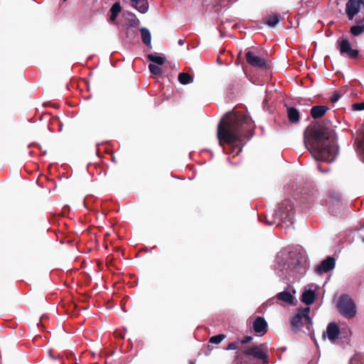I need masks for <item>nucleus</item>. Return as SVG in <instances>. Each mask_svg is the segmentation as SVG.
Returning <instances> with one entry per match:
<instances>
[{
    "label": "nucleus",
    "instance_id": "obj_1",
    "mask_svg": "<svg viewBox=\"0 0 364 364\" xmlns=\"http://www.w3.org/2000/svg\"><path fill=\"white\" fill-rule=\"evenodd\" d=\"M255 124L251 117L242 112L226 113L218 125L217 137L219 144L242 145L245 139L254 133Z\"/></svg>",
    "mask_w": 364,
    "mask_h": 364
},
{
    "label": "nucleus",
    "instance_id": "obj_2",
    "mask_svg": "<svg viewBox=\"0 0 364 364\" xmlns=\"http://www.w3.org/2000/svg\"><path fill=\"white\" fill-rule=\"evenodd\" d=\"M330 124V120L325 119L323 124L312 128L309 135H304L305 146L316 160L332 162L336 159L338 148Z\"/></svg>",
    "mask_w": 364,
    "mask_h": 364
},
{
    "label": "nucleus",
    "instance_id": "obj_3",
    "mask_svg": "<svg viewBox=\"0 0 364 364\" xmlns=\"http://www.w3.org/2000/svg\"><path fill=\"white\" fill-rule=\"evenodd\" d=\"M235 364H268L269 354L266 343L244 346L237 352Z\"/></svg>",
    "mask_w": 364,
    "mask_h": 364
},
{
    "label": "nucleus",
    "instance_id": "obj_4",
    "mask_svg": "<svg viewBox=\"0 0 364 364\" xmlns=\"http://www.w3.org/2000/svg\"><path fill=\"white\" fill-rule=\"evenodd\" d=\"M337 309L346 318L350 319L355 316L357 308L353 299L348 294H342L338 301Z\"/></svg>",
    "mask_w": 364,
    "mask_h": 364
},
{
    "label": "nucleus",
    "instance_id": "obj_5",
    "mask_svg": "<svg viewBox=\"0 0 364 364\" xmlns=\"http://www.w3.org/2000/svg\"><path fill=\"white\" fill-rule=\"evenodd\" d=\"M310 309L309 307L304 308L299 311L291 319V326L294 331L300 330L303 325L310 331L311 326V320L309 316Z\"/></svg>",
    "mask_w": 364,
    "mask_h": 364
},
{
    "label": "nucleus",
    "instance_id": "obj_6",
    "mask_svg": "<svg viewBox=\"0 0 364 364\" xmlns=\"http://www.w3.org/2000/svg\"><path fill=\"white\" fill-rule=\"evenodd\" d=\"M293 205L290 200L284 201L275 211V218L278 222L292 223Z\"/></svg>",
    "mask_w": 364,
    "mask_h": 364
},
{
    "label": "nucleus",
    "instance_id": "obj_7",
    "mask_svg": "<svg viewBox=\"0 0 364 364\" xmlns=\"http://www.w3.org/2000/svg\"><path fill=\"white\" fill-rule=\"evenodd\" d=\"M337 43L339 46V52L341 55L350 59L358 58L359 50L352 48L351 44L348 39L344 38L341 41H338Z\"/></svg>",
    "mask_w": 364,
    "mask_h": 364
},
{
    "label": "nucleus",
    "instance_id": "obj_8",
    "mask_svg": "<svg viewBox=\"0 0 364 364\" xmlns=\"http://www.w3.org/2000/svg\"><path fill=\"white\" fill-rule=\"evenodd\" d=\"M245 58L247 63L252 67L257 68H267V67L266 60L256 55L252 51L246 52Z\"/></svg>",
    "mask_w": 364,
    "mask_h": 364
},
{
    "label": "nucleus",
    "instance_id": "obj_9",
    "mask_svg": "<svg viewBox=\"0 0 364 364\" xmlns=\"http://www.w3.org/2000/svg\"><path fill=\"white\" fill-rule=\"evenodd\" d=\"M336 264L335 259L333 257H328L323 260L315 269V272L318 274L326 273L334 269Z\"/></svg>",
    "mask_w": 364,
    "mask_h": 364
},
{
    "label": "nucleus",
    "instance_id": "obj_10",
    "mask_svg": "<svg viewBox=\"0 0 364 364\" xmlns=\"http://www.w3.org/2000/svg\"><path fill=\"white\" fill-rule=\"evenodd\" d=\"M360 9L358 0H348L346 4V13L349 21H352Z\"/></svg>",
    "mask_w": 364,
    "mask_h": 364
},
{
    "label": "nucleus",
    "instance_id": "obj_11",
    "mask_svg": "<svg viewBox=\"0 0 364 364\" xmlns=\"http://www.w3.org/2000/svg\"><path fill=\"white\" fill-rule=\"evenodd\" d=\"M252 328L255 333L262 336L267 331V323L264 318L257 316L253 322Z\"/></svg>",
    "mask_w": 364,
    "mask_h": 364
},
{
    "label": "nucleus",
    "instance_id": "obj_12",
    "mask_svg": "<svg viewBox=\"0 0 364 364\" xmlns=\"http://www.w3.org/2000/svg\"><path fill=\"white\" fill-rule=\"evenodd\" d=\"M326 333L328 339L331 341L338 338L340 333V328L337 323H330L326 328Z\"/></svg>",
    "mask_w": 364,
    "mask_h": 364
},
{
    "label": "nucleus",
    "instance_id": "obj_13",
    "mask_svg": "<svg viewBox=\"0 0 364 364\" xmlns=\"http://www.w3.org/2000/svg\"><path fill=\"white\" fill-rule=\"evenodd\" d=\"M328 110L329 107L326 105H316L312 107L310 113L311 117L316 119L322 117Z\"/></svg>",
    "mask_w": 364,
    "mask_h": 364
},
{
    "label": "nucleus",
    "instance_id": "obj_14",
    "mask_svg": "<svg viewBox=\"0 0 364 364\" xmlns=\"http://www.w3.org/2000/svg\"><path fill=\"white\" fill-rule=\"evenodd\" d=\"M132 6L141 14H145L149 10L147 0H130Z\"/></svg>",
    "mask_w": 364,
    "mask_h": 364
},
{
    "label": "nucleus",
    "instance_id": "obj_15",
    "mask_svg": "<svg viewBox=\"0 0 364 364\" xmlns=\"http://www.w3.org/2000/svg\"><path fill=\"white\" fill-rule=\"evenodd\" d=\"M315 300V292L313 290H306L302 293L301 301L306 305H311Z\"/></svg>",
    "mask_w": 364,
    "mask_h": 364
},
{
    "label": "nucleus",
    "instance_id": "obj_16",
    "mask_svg": "<svg viewBox=\"0 0 364 364\" xmlns=\"http://www.w3.org/2000/svg\"><path fill=\"white\" fill-rule=\"evenodd\" d=\"M276 297L277 298L278 300L284 301L290 304H293L294 301V297L289 291H284L278 293Z\"/></svg>",
    "mask_w": 364,
    "mask_h": 364
},
{
    "label": "nucleus",
    "instance_id": "obj_17",
    "mask_svg": "<svg viewBox=\"0 0 364 364\" xmlns=\"http://www.w3.org/2000/svg\"><path fill=\"white\" fill-rule=\"evenodd\" d=\"M140 32H141V37L142 42L146 46L151 48V33L149 31V29L143 27V28H141Z\"/></svg>",
    "mask_w": 364,
    "mask_h": 364
},
{
    "label": "nucleus",
    "instance_id": "obj_18",
    "mask_svg": "<svg viewBox=\"0 0 364 364\" xmlns=\"http://www.w3.org/2000/svg\"><path fill=\"white\" fill-rule=\"evenodd\" d=\"M287 114L289 120L292 123L298 122L299 120V112L294 107H289L287 109Z\"/></svg>",
    "mask_w": 364,
    "mask_h": 364
},
{
    "label": "nucleus",
    "instance_id": "obj_19",
    "mask_svg": "<svg viewBox=\"0 0 364 364\" xmlns=\"http://www.w3.org/2000/svg\"><path fill=\"white\" fill-rule=\"evenodd\" d=\"M121 10H122V7H121L119 2H116L112 6V7L110 9V12H111L110 21H114L116 20L119 14L121 12Z\"/></svg>",
    "mask_w": 364,
    "mask_h": 364
},
{
    "label": "nucleus",
    "instance_id": "obj_20",
    "mask_svg": "<svg viewBox=\"0 0 364 364\" xmlns=\"http://www.w3.org/2000/svg\"><path fill=\"white\" fill-rule=\"evenodd\" d=\"M178 80L182 85H188L193 82V77L188 73H181L178 76Z\"/></svg>",
    "mask_w": 364,
    "mask_h": 364
},
{
    "label": "nucleus",
    "instance_id": "obj_21",
    "mask_svg": "<svg viewBox=\"0 0 364 364\" xmlns=\"http://www.w3.org/2000/svg\"><path fill=\"white\" fill-rule=\"evenodd\" d=\"M279 20H280L279 14H276L274 16H269L264 18V23L270 27H274V26H276L279 23Z\"/></svg>",
    "mask_w": 364,
    "mask_h": 364
},
{
    "label": "nucleus",
    "instance_id": "obj_22",
    "mask_svg": "<svg viewBox=\"0 0 364 364\" xmlns=\"http://www.w3.org/2000/svg\"><path fill=\"white\" fill-rule=\"evenodd\" d=\"M147 59L157 65H163L166 62V58L162 56H157L155 54L150 53L147 55Z\"/></svg>",
    "mask_w": 364,
    "mask_h": 364
},
{
    "label": "nucleus",
    "instance_id": "obj_23",
    "mask_svg": "<svg viewBox=\"0 0 364 364\" xmlns=\"http://www.w3.org/2000/svg\"><path fill=\"white\" fill-rule=\"evenodd\" d=\"M350 33L353 36H359L364 33V26L354 25L350 27Z\"/></svg>",
    "mask_w": 364,
    "mask_h": 364
},
{
    "label": "nucleus",
    "instance_id": "obj_24",
    "mask_svg": "<svg viewBox=\"0 0 364 364\" xmlns=\"http://www.w3.org/2000/svg\"><path fill=\"white\" fill-rule=\"evenodd\" d=\"M225 337L226 336L225 334H218L216 336H213L210 338L209 343L213 344H219L225 338Z\"/></svg>",
    "mask_w": 364,
    "mask_h": 364
},
{
    "label": "nucleus",
    "instance_id": "obj_25",
    "mask_svg": "<svg viewBox=\"0 0 364 364\" xmlns=\"http://www.w3.org/2000/svg\"><path fill=\"white\" fill-rule=\"evenodd\" d=\"M149 69L151 74H154L156 75H161L162 74L161 69L156 65L149 64Z\"/></svg>",
    "mask_w": 364,
    "mask_h": 364
},
{
    "label": "nucleus",
    "instance_id": "obj_26",
    "mask_svg": "<svg viewBox=\"0 0 364 364\" xmlns=\"http://www.w3.org/2000/svg\"><path fill=\"white\" fill-rule=\"evenodd\" d=\"M259 220L260 221H264L267 224H268L269 225H279V222L277 221L276 218H274L272 220H267L266 216L260 215V216H259Z\"/></svg>",
    "mask_w": 364,
    "mask_h": 364
},
{
    "label": "nucleus",
    "instance_id": "obj_27",
    "mask_svg": "<svg viewBox=\"0 0 364 364\" xmlns=\"http://www.w3.org/2000/svg\"><path fill=\"white\" fill-rule=\"evenodd\" d=\"M353 111H362L364 110V101L362 102L354 103L351 105Z\"/></svg>",
    "mask_w": 364,
    "mask_h": 364
},
{
    "label": "nucleus",
    "instance_id": "obj_28",
    "mask_svg": "<svg viewBox=\"0 0 364 364\" xmlns=\"http://www.w3.org/2000/svg\"><path fill=\"white\" fill-rule=\"evenodd\" d=\"M240 344V343L239 341L230 343L225 348V350H236L239 348Z\"/></svg>",
    "mask_w": 364,
    "mask_h": 364
},
{
    "label": "nucleus",
    "instance_id": "obj_29",
    "mask_svg": "<svg viewBox=\"0 0 364 364\" xmlns=\"http://www.w3.org/2000/svg\"><path fill=\"white\" fill-rule=\"evenodd\" d=\"M341 96L342 95L340 91H335L330 100L333 103H335L341 97Z\"/></svg>",
    "mask_w": 364,
    "mask_h": 364
},
{
    "label": "nucleus",
    "instance_id": "obj_30",
    "mask_svg": "<svg viewBox=\"0 0 364 364\" xmlns=\"http://www.w3.org/2000/svg\"><path fill=\"white\" fill-rule=\"evenodd\" d=\"M253 338L250 336H245L240 341V344H246V343H248L250 342H251L252 341Z\"/></svg>",
    "mask_w": 364,
    "mask_h": 364
},
{
    "label": "nucleus",
    "instance_id": "obj_31",
    "mask_svg": "<svg viewBox=\"0 0 364 364\" xmlns=\"http://www.w3.org/2000/svg\"><path fill=\"white\" fill-rule=\"evenodd\" d=\"M355 25L364 26V16L362 18H355Z\"/></svg>",
    "mask_w": 364,
    "mask_h": 364
},
{
    "label": "nucleus",
    "instance_id": "obj_32",
    "mask_svg": "<svg viewBox=\"0 0 364 364\" xmlns=\"http://www.w3.org/2000/svg\"><path fill=\"white\" fill-rule=\"evenodd\" d=\"M129 24L132 27H136L138 26V21L137 20H130Z\"/></svg>",
    "mask_w": 364,
    "mask_h": 364
},
{
    "label": "nucleus",
    "instance_id": "obj_33",
    "mask_svg": "<svg viewBox=\"0 0 364 364\" xmlns=\"http://www.w3.org/2000/svg\"><path fill=\"white\" fill-rule=\"evenodd\" d=\"M178 43L180 46H183L184 44V41L183 39H179Z\"/></svg>",
    "mask_w": 364,
    "mask_h": 364
},
{
    "label": "nucleus",
    "instance_id": "obj_34",
    "mask_svg": "<svg viewBox=\"0 0 364 364\" xmlns=\"http://www.w3.org/2000/svg\"><path fill=\"white\" fill-rule=\"evenodd\" d=\"M318 169L321 171V172H326L327 171H324L323 170V168H321V166H318Z\"/></svg>",
    "mask_w": 364,
    "mask_h": 364
},
{
    "label": "nucleus",
    "instance_id": "obj_35",
    "mask_svg": "<svg viewBox=\"0 0 364 364\" xmlns=\"http://www.w3.org/2000/svg\"><path fill=\"white\" fill-rule=\"evenodd\" d=\"M360 6L362 4L364 6V0H358Z\"/></svg>",
    "mask_w": 364,
    "mask_h": 364
},
{
    "label": "nucleus",
    "instance_id": "obj_36",
    "mask_svg": "<svg viewBox=\"0 0 364 364\" xmlns=\"http://www.w3.org/2000/svg\"><path fill=\"white\" fill-rule=\"evenodd\" d=\"M241 149H242L241 148H239V150H238V151H237V154H236L237 155L239 154V152H240V151H241Z\"/></svg>",
    "mask_w": 364,
    "mask_h": 364
},
{
    "label": "nucleus",
    "instance_id": "obj_37",
    "mask_svg": "<svg viewBox=\"0 0 364 364\" xmlns=\"http://www.w3.org/2000/svg\"><path fill=\"white\" fill-rule=\"evenodd\" d=\"M362 241L364 242V237L362 238Z\"/></svg>",
    "mask_w": 364,
    "mask_h": 364
},
{
    "label": "nucleus",
    "instance_id": "obj_38",
    "mask_svg": "<svg viewBox=\"0 0 364 364\" xmlns=\"http://www.w3.org/2000/svg\"><path fill=\"white\" fill-rule=\"evenodd\" d=\"M67 0H63V1H66Z\"/></svg>",
    "mask_w": 364,
    "mask_h": 364
}]
</instances>
